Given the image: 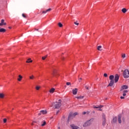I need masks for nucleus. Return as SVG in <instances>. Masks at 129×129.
I'll return each instance as SVG.
<instances>
[{
    "label": "nucleus",
    "mask_w": 129,
    "mask_h": 129,
    "mask_svg": "<svg viewBox=\"0 0 129 129\" xmlns=\"http://www.w3.org/2000/svg\"><path fill=\"white\" fill-rule=\"evenodd\" d=\"M67 85H68V86L71 85V83H70V82H67Z\"/></svg>",
    "instance_id": "nucleus-32"
},
{
    "label": "nucleus",
    "mask_w": 129,
    "mask_h": 129,
    "mask_svg": "<svg viewBox=\"0 0 129 129\" xmlns=\"http://www.w3.org/2000/svg\"><path fill=\"white\" fill-rule=\"evenodd\" d=\"M71 127L72 129H79V126H76V125H75L74 124H72L71 125Z\"/></svg>",
    "instance_id": "nucleus-6"
},
{
    "label": "nucleus",
    "mask_w": 129,
    "mask_h": 129,
    "mask_svg": "<svg viewBox=\"0 0 129 129\" xmlns=\"http://www.w3.org/2000/svg\"><path fill=\"white\" fill-rule=\"evenodd\" d=\"M62 118H65V116H62Z\"/></svg>",
    "instance_id": "nucleus-49"
},
{
    "label": "nucleus",
    "mask_w": 129,
    "mask_h": 129,
    "mask_svg": "<svg viewBox=\"0 0 129 129\" xmlns=\"http://www.w3.org/2000/svg\"><path fill=\"white\" fill-rule=\"evenodd\" d=\"M79 80L80 82L81 81V80H82V78H80Z\"/></svg>",
    "instance_id": "nucleus-47"
},
{
    "label": "nucleus",
    "mask_w": 129,
    "mask_h": 129,
    "mask_svg": "<svg viewBox=\"0 0 129 129\" xmlns=\"http://www.w3.org/2000/svg\"><path fill=\"white\" fill-rule=\"evenodd\" d=\"M97 49L99 51H100V49H101V46H98Z\"/></svg>",
    "instance_id": "nucleus-28"
},
{
    "label": "nucleus",
    "mask_w": 129,
    "mask_h": 129,
    "mask_svg": "<svg viewBox=\"0 0 129 129\" xmlns=\"http://www.w3.org/2000/svg\"><path fill=\"white\" fill-rule=\"evenodd\" d=\"M109 80L110 81H114V75H110L109 76Z\"/></svg>",
    "instance_id": "nucleus-12"
},
{
    "label": "nucleus",
    "mask_w": 129,
    "mask_h": 129,
    "mask_svg": "<svg viewBox=\"0 0 129 129\" xmlns=\"http://www.w3.org/2000/svg\"><path fill=\"white\" fill-rule=\"evenodd\" d=\"M85 88L86 89H87V90H88L89 89V88H88V87H87V86H85Z\"/></svg>",
    "instance_id": "nucleus-40"
},
{
    "label": "nucleus",
    "mask_w": 129,
    "mask_h": 129,
    "mask_svg": "<svg viewBox=\"0 0 129 129\" xmlns=\"http://www.w3.org/2000/svg\"><path fill=\"white\" fill-rule=\"evenodd\" d=\"M59 110L57 111L56 114H58L59 113Z\"/></svg>",
    "instance_id": "nucleus-48"
},
{
    "label": "nucleus",
    "mask_w": 129,
    "mask_h": 129,
    "mask_svg": "<svg viewBox=\"0 0 129 129\" xmlns=\"http://www.w3.org/2000/svg\"><path fill=\"white\" fill-rule=\"evenodd\" d=\"M22 17H23V18H26V15L25 14H23Z\"/></svg>",
    "instance_id": "nucleus-43"
},
{
    "label": "nucleus",
    "mask_w": 129,
    "mask_h": 129,
    "mask_svg": "<svg viewBox=\"0 0 129 129\" xmlns=\"http://www.w3.org/2000/svg\"><path fill=\"white\" fill-rule=\"evenodd\" d=\"M117 120V117H114L113 118V122L115 123L116 122Z\"/></svg>",
    "instance_id": "nucleus-18"
},
{
    "label": "nucleus",
    "mask_w": 129,
    "mask_h": 129,
    "mask_svg": "<svg viewBox=\"0 0 129 129\" xmlns=\"http://www.w3.org/2000/svg\"><path fill=\"white\" fill-rule=\"evenodd\" d=\"M93 108H99V106L98 105V106H93Z\"/></svg>",
    "instance_id": "nucleus-27"
},
{
    "label": "nucleus",
    "mask_w": 129,
    "mask_h": 129,
    "mask_svg": "<svg viewBox=\"0 0 129 129\" xmlns=\"http://www.w3.org/2000/svg\"><path fill=\"white\" fill-rule=\"evenodd\" d=\"M58 26L59 27V28H62V27L63 26V25L62 24V23H58Z\"/></svg>",
    "instance_id": "nucleus-24"
},
{
    "label": "nucleus",
    "mask_w": 129,
    "mask_h": 129,
    "mask_svg": "<svg viewBox=\"0 0 129 129\" xmlns=\"http://www.w3.org/2000/svg\"><path fill=\"white\" fill-rule=\"evenodd\" d=\"M102 118H103V120H106V118H105V114H102Z\"/></svg>",
    "instance_id": "nucleus-19"
},
{
    "label": "nucleus",
    "mask_w": 129,
    "mask_h": 129,
    "mask_svg": "<svg viewBox=\"0 0 129 129\" xmlns=\"http://www.w3.org/2000/svg\"><path fill=\"white\" fill-rule=\"evenodd\" d=\"M99 108H102V107H103V106L100 105H99Z\"/></svg>",
    "instance_id": "nucleus-39"
},
{
    "label": "nucleus",
    "mask_w": 129,
    "mask_h": 129,
    "mask_svg": "<svg viewBox=\"0 0 129 129\" xmlns=\"http://www.w3.org/2000/svg\"><path fill=\"white\" fill-rule=\"evenodd\" d=\"M54 91H55V89L54 88H52L50 90L49 92L50 93H53Z\"/></svg>",
    "instance_id": "nucleus-16"
},
{
    "label": "nucleus",
    "mask_w": 129,
    "mask_h": 129,
    "mask_svg": "<svg viewBox=\"0 0 129 129\" xmlns=\"http://www.w3.org/2000/svg\"><path fill=\"white\" fill-rule=\"evenodd\" d=\"M121 57L123 59H124V57H125V53H122L121 54Z\"/></svg>",
    "instance_id": "nucleus-25"
},
{
    "label": "nucleus",
    "mask_w": 129,
    "mask_h": 129,
    "mask_svg": "<svg viewBox=\"0 0 129 129\" xmlns=\"http://www.w3.org/2000/svg\"><path fill=\"white\" fill-rule=\"evenodd\" d=\"M128 92V91L125 90L123 91V93H127Z\"/></svg>",
    "instance_id": "nucleus-29"
},
{
    "label": "nucleus",
    "mask_w": 129,
    "mask_h": 129,
    "mask_svg": "<svg viewBox=\"0 0 129 129\" xmlns=\"http://www.w3.org/2000/svg\"><path fill=\"white\" fill-rule=\"evenodd\" d=\"M118 121L119 123H121V114H119L118 115Z\"/></svg>",
    "instance_id": "nucleus-8"
},
{
    "label": "nucleus",
    "mask_w": 129,
    "mask_h": 129,
    "mask_svg": "<svg viewBox=\"0 0 129 129\" xmlns=\"http://www.w3.org/2000/svg\"><path fill=\"white\" fill-rule=\"evenodd\" d=\"M41 112L42 114H46L47 113V110H41Z\"/></svg>",
    "instance_id": "nucleus-17"
},
{
    "label": "nucleus",
    "mask_w": 129,
    "mask_h": 129,
    "mask_svg": "<svg viewBox=\"0 0 129 129\" xmlns=\"http://www.w3.org/2000/svg\"><path fill=\"white\" fill-rule=\"evenodd\" d=\"M92 119H91L90 120H89L88 121H87L84 124H83V126L84 127H86V126H88L89 125H90V124H91V120H92Z\"/></svg>",
    "instance_id": "nucleus-4"
},
{
    "label": "nucleus",
    "mask_w": 129,
    "mask_h": 129,
    "mask_svg": "<svg viewBox=\"0 0 129 129\" xmlns=\"http://www.w3.org/2000/svg\"><path fill=\"white\" fill-rule=\"evenodd\" d=\"M77 114H78V113H77V112H75V113H70L69 115L68 121H69V120H70L71 118H73V117H75V116H76Z\"/></svg>",
    "instance_id": "nucleus-2"
},
{
    "label": "nucleus",
    "mask_w": 129,
    "mask_h": 129,
    "mask_svg": "<svg viewBox=\"0 0 129 129\" xmlns=\"http://www.w3.org/2000/svg\"><path fill=\"white\" fill-rule=\"evenodd\" d=\"M3 120H4V123H6V122H7V119L6 118L4 119Z\"/></svg>",
    "instance_id": "nucleus-35"
},
{
    "label": "nucleus",
    "mask_w": 129,
    "mask_h": 129,
    "mask_svg": "<svg viewBox=\"0 0 129 129\" xmlns=\"http://www.w3.org/2000/svg\"><path fill=\"white\" fill-rule=\"evenodd\" d=\"M46 58H47V56H43L42 57V60H45V59H46Z\"/></svg>",
    "instance_id": "nucleus-31"
},
{
    "label": "nucleus",
    "mask_w": 129,
    "mask_h": 129,
    "mask_svg": "<svg viewBox=\"0 0 129 129\" xmlns=\"http://www.w3.org/2000/svg\"><path fill=\"white\" fill-rule=\"evenodd\" d=\"M50 11H51V8L46 10V12H50Z\"/></svg>",
    "instance_id": "nucleus-38"
},
{
    "label": "nucleus",
    "mask_w": 129,
    "mask_h": 129,
    "mask_svg": "<svg viewBox=\"0 0 129 129\" xmlns=\"http://www.w3.org/2000/svg\"><path fill=\"white\" fill-rule=\"evenodd\" d=\"M119 79V76H118V75L117 74L115 75L114 77V83H116V82L118 81Z\"/></svg>",
    "instance_id": "nucleus-5"
},
{
    "label": "nucleus",
    "mask_w": 129,
    "mask_h": 129,
    "mask_svg": "<svg viewBox=\"0 0 129 129\" xmlns=\"http://www.w3.org/2000/svg\"><path fill=\"white\" fill-rule=\"evenodd\" d=\"M36 90H39V89H40V87H39V86H36Z\"/></svg>",
    "instance_id": "nucleus-33"
},
{
    "label": "nucleus",
    "mask_w": 129,
    "mask_h": 129,
    "mask_svg": "<svg viewBox=\"0 0 129 129\" xmlns=\"http://www.w3.org/2000/svg\"><path fill=\"white\" fill-rule=\"evenodd\" d=\"M128 88V87L126 85H123L121 86V88L120 89V91L123 90V89H127Z\"/></svg>",
    "instance_id": "nucleus-9"
},
{
    "label": "nucleus",
    "mask_w": 129,
    "mask_h": 129,
    "mask_svg": "<svg viewBox=\"0 0 129 129\" xmlns=\"http://www.w3.org/2000/svg\"><path fill=\"white\" fill-rule=\"evenodd\" d=\"M41 114H42V112H41V111H40V112L38 113V115H41Z\"/></svg>",
    "instance_id": "nucleus-44"
},
{
    "label": "nucleus",
    "mask_w": 129,
    "mask_h": 129,
    "mask_svg": "<svg viewBox=\"0 0 129 129\" xmlns=\"http://www.w3.org/2000/svg\"><path fill=\"white\" fill-rule=\"evenodd\" d=\"M58 101L59 102L53 103L52 105H54L55 108H60V107H61V105H62L61 104V100L59 99Z\"/></svg>",
    "instance_id": "nucleus-1"
},
{
    "label": "nucleus",
    "mask_w": 129,
    "mask_h": 129,
    "mask_svg": "<svg viewBox=\"0 0 129 129\" xmlns=\"http://www.w3.org/2000/svg\"><path fill=\"white\" fill-rule=\"evenodd\" d=\"M46 125V121H44L43 123L41 124V126H44Z\"/></svg>",
    "instance_id": "nucleus-26"
},
{
    "label": "nucleus",
    "mask_w": 129,
    "mask_h": 129,
    "mask_svg": "<svg viewBox=\"0 0 129 129\" xmlns=\"http://www.w3.org/2000/svg\"><path fill=\"white\" fill-rule=\"evenodd\" d=\"M123 76L124 78H129V71L128 70H125L123 72Z\"/></svg>",
    "instance_id": "nucleus-3"
},
{
    "label": "nucleus",
    "mask_w": 129,
    "mask_h": 129,
    "mask_svg": "<svg viewBox=\"0 0 129 129\" xmlns=\"http://www.w3.org/2000/svg\"><path fill=\"white\" fill-rule=\"evenodd\" d=\"M113 84H114V81H110L108 86H110L111 87L112 86H113Z\"/></svg>",
    "instance_id": "nucleus-11"
},
{
    "label": "nucleus",
    "mask_w": 129,
    "mask_h": 129,
    "mask_svg": "<svg viewBox=\"0 0 129 129\" xmlns=\"http://www.w3.org/2000/svg\"><path fill=\"white\" fill-rule=\"evenodd\" d=\"M19 78L18 79V81H21L22 80V78H23V77L22 76L19 75Z\"/></svg>",
    "instance_id": "nucleus-21"
},
{
    "label": "nucleus",
    "mask_w": 129,
    "mask_h": 129,
    "mask_svg": "<svg viewBox=\"0 0 129 129\" xmlns=\"http://www.w3.org/2000/svg\"><path fill=\"white\" fill-rule=\"evenodd\" d=\"M83 114H86V112H83Z\"/></svg>",
    "instance_id": "nucleus-45"
},
{
    "label": "nucleus",
    "mask_w": 129,
    "mask_h": 129,
    "mask_svg": "<svg viewBox=\"0 0 129 129\" xmlns=\"http://www.w3.org/2000/svg\"><path fill=\"white\" fill-rule=\"evenodd\" d=\"M4 22H5V20L2 19L1 20V23H0V26H6V25H7V23Z\"/></svg>",
    "instance_id": "nucleus-10"
},
{
    "label": "nucleus",
    "mask_w": 129,
    "mask_h": 129,
    "mask_svg": "<svg viewBox=\"0 0 129 129\" xmlns=\"http://www.w3.org/2000/svg\"><path fill=\"white\" fill-rule=\"evenodd\" d=\"M58 128L60 129V127H59Z\"/></svg>",
    "instance_id": "nucleus-51"
},
{
    "label": "nucleus",
    "mask_w": 129,
    "mask_h": 129,
    "mask_svg": "<svg viewBox=\"0 0 129 129\" xmlns=\"http://www.w3.org/2000/svg\"><path fill=\"white\" fill-rule=\"evenodd\" d=\"M106 122V120H103L102 125L103 126H104V125H105Z\"/></svg>",
    "instance_id": "nucleus-22"
},
{
    "label": "nucleus",
    "mask_w": 129,
    "mask_h": 129,
    "mask_svg": "<svg viewBox=\"0 0 129 129\" xmlns=\"http://www.w3.org/2000/svg\"><path fill=\"white\" fill-rule=\"evenodd\" d=\"M32 62V60H31V58L28 59L26 61L27 63H31Z\"/></svg>",
    "instance_id": "nucleus-20"
},
{
    "label": "nucleus",
    "mask_w": 129,
    "mask_h": 129,
    "mask_svg": "<svg viewBox=\"0 0 129 129\" xmlns=\"http://www.w3.org/2000/svg\"><path fill=\"white\" fill-rule=\"evenodd\" d=\"M76 98H77L78 99H83V98H84V96L76 97Z\"/></svg>",
    "instance_id": "nucleus-15"
},
{
    "label": "nucleus",
    "mask_w": 129,
    "mask_h": 129,
    "mask_svg": "<svg viewBox=\"0 0 129 129\" xmlns=\"http://www.w3.org/2000/svg\"><path fill=\"white\" fill-rule=\"evenodd\" d=\"M123 96H125V95H126V94L125 93H123V94H122Z\"/></svg>",
    "instance_id": "nucleus-41"
},
{
    "label": "nucleus",
    "mask_w": 129,
    "mask_h": 129,
    "mask_svg": "<svg viewBox=\"0 0 129 129\" xmlns=\"http://www.w3.org/2000/svg\"><path fill=\"white\" fill-rule=\"evenodd\" d=\"M55 73H56V71L54 70L53 71V74H55Z\"/></svg>",
    "instance_id": "nucleus-46"
},
{
    "label": "nucleus",
    "mask_w": 129,
    "mask_h": 129,
    "mask_svg": "<svg viewBox=\"0 0 129 129\" xmlns=\"http://www.w3.org/2000/svg\"><path fill=\"white\" fill-rule=\"evenodd\" d=\"M127 10H126V9H125V8H123L122 10H121V12H122V13H123V14H125V13H126V11H127Z\"/></svg>",
    "instance_id": "nucleus-13"
},
{
    "label": "nucleus",
    "mask_w": 129,
    "mask_h": 129,
    "mask_svg": "<svg viewBox=\"0 0 129 129\" xmlns=\"http://www.w3.org/2000/svg\"><path fill=\"white\" fill-rule=\"evenodd\" d=\"M30 79H34V76H30Z\"/></svg>",
    "instance_id": "nucleus-37"
},
{
    "label": "nucleus",
    "mask_w": 129,
    "mask_h": 129,
    "mask_svg": "<svg viewBox=\"0 0 129 129\" xmlns=\"http://www.w3.org/2000/svg\"><path fill=\"white\" fill-rule=\"evenodd\" d=\"M74 24H75V25H77V26H78L79 25V23H77L76 22H75Z\"/></svg>",
    "instance_id": "nucleus-34"
},
{
    "label": "nucleus",
    "mask_w": 129,
    "mask_h": 129,
    "mask_svg": "<svg viewBox=\"0 0 129 129\" xmlns=\"http://www.w3.org/2000/svg\"><path fill=\"white\" fill-rule=\"evenodd\" d=\"M120 99H124V96H121Z\"/></svg>",
    "instance_id": "nucleus-42"
},
{
    "label": "nucleus",
    "mask_w": 129,
    "mask_h": 129,
    "mask_svg": "<svg viewBox=\"0 0 129 129\" xmlns=\"http://www.w3.org/2000/svg\"><path fill=\"white\" fill-rule=\"evenodd\" d=\"M6 32V29L5 28L0 29V33H5Z\"/></svg>",
    "instance_id": "nucleus-14"
},
{
    "label": "nucleus",
    "mask_w": 129,
    "mask_h": 129,
    "mask_svg": "<svg viewBox=\"0 0 129 129\" xmlns=\"http://www.w3.org/2000/svg\"><path fill=\"white\" fill-rule=\"evenodd\" d=\"M104 77H107V74H106V73L104 74Z\"/></svg>",
    "instance_id": "nucleus-36"
},
{
    "label": "nucleus",
    "mask_w": 129,
    "mask_h": 129,
    "mask_svg": "<svg viewBox=\"0 0 129 129\" xmlns=\"http://www.w3.org/2000/svg\"><path fill=\"white\" fill-rule=\"evenodd\" d=\"M36 31H39V29H36Z\"/></svg>",
    "instance_id": "nucleus-50"
},
{
    "label": "nucleus",
    "mask_w": 129,
    "mask_h": 129,
    "mask_svg": "<svg viewBox=\"0 0 129 129\" xmlns=\"http://www.w3.org/2000/svg\"><path fill=\"white\" fill-rule=\"evenodd\" d=\"M78 91V90L77 89V88L73 89V94H74V95H76V94H77Z\"/></svg>",
    "instance_id": "nucleus-7"
},
{
    "label": "nucleus",
    "mask_w": 129,
    "mask_h": 129,
    "mask_svg": "<svg viewBox=\"0 0 129 129\" xmlns=\"http://www.w3.org/2000/svg\"><path fill=\"white\" fill-rule=\"evenodd\" d=\"M47 13H48V11H47V10H46V11H43L42 12V13H43V14H47Z\"/></svg>",
    "instance_id": "nucleus-30"
},
{
    "label": "nucleus",
    "mask_w": 129,
    "mask_h": 129,
    "mask_svg": "<svg viewBox=\"0 0 129 129\" xmlns=\"http://www.w3.org/2000/svg\"><path fill=\"white\" fill-rule=\"evenodd\" d=\"M5 95L3 93H0V98H4Z\"/></svg>",
    "instance_id": "nucleus-23"
}]
</instances>
